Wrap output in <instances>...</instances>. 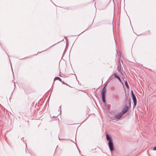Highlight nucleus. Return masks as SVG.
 Wrapping results in <instances>:
<instances>
[{
    "label": "nucleus",
    "instance_id": "11",
    "mask_svg": "<svg viewBox=\"0 0 156 156\" xmlns=\"http://www.w3.org/2000/svg\"><path fill=\"white\" fill-rule=\"evenodd\" d=\"M153 150L156 151V146L154 147L153 148Z\"/></svg>",
    "mask_w": 156,
    "mask_h": 156
},
{
    "label": "nucleus",
    "instance_id": "2",
    "mask_svg": "<svg viewBox=\"0 0 156 156\" xmlns=\"http://www.w3.org/2000/svg\"><path fill=\"white\" fill-rule=\"evenodd\" d=\"M105 86L103 88L101 92V94L102 101L104 103H105L106 101L105 100V94L106 93V90L105 89Z\"/></svg>",
    "mask_w": 156,
    "mask_h": 156
},
{
    "label": "nucleus",
    "instance_id": "10",
    "mask_svg": "<svg viewBox=\"0 0 156 156\" xmlns=\"http://www.w3.org/2000/svg\"><path fill=\"white\" fill-rule=\"evenodd\" d=\"M128 102H129V106H130V105H131V102H130V101H128Z\"/></svg>",
    "mask_w": 156,
    "mask_h": 156
},
{
    "label": "nucleus",
    "instance_id": "1",
    "mask_svg": "<svg viewBox=\"0 0 156 156\" xmlns=\"http://www.w3.org/2000/svg\"><path fill=\"white\" fill-rule=\"evenodd\" d=\"M106 139L109 141L108 144L110 150L112 152L114 150L112 138L110 135L107 134H106Z\"/></svg>",
    "mask_w": 156,
    "mask_h": 156
},
{
    "label": "nucleus",
    "instance_id": "8",
    "mask_svg": "<svg viewBox=\"0 0 156 156\" xmlns=\"http://www.w3.org/2000/svg\"><path fill=\"white\" fill-rule=\"evenodd\" d=\"M59 80L61 82H62V79L59 77H55V78L54 79V80Z\"/></svg>",
    "mask_w": 156,
    "mask_h": 156
},
{
    "label": "nucleus",
    "instance_id": "9",
    "mask_svg": "<svg viewBox=\"0 0 156 156\" xmlns=\"http://www.w3.org/2000/svg\"><path fill=\"white\" fill-rule=\"evenodd\" d=\"M125 84L127 88H129V87L126 81L125 82Z\"/></svg>",
    "mask_w": 156,
    "mask_h": 156
},
{
    "label": "nucleus",
    "instance_id": "4",
    "mask_svg": "<svg viewBox=\"0 0 156 156\" xmlns=\"http://www.w3.org/2000/svg\"><path fill=\"white\" fill-rule=\"evenodd\" d=\"M129 109V108L128 106L127 105L125 106L123 108V110H122L121 113L122 114H124L125 113H126Z\"/></svg>",
    "mask_w": 156,
    "mask_h": 156
},
{
    "label": "nucleus",
    "instance_id": "3",
    "mask_svg": "<svg viewBox=\"0 0 156 156\" xmlns=\"http://www.w3.org/2000/svg\"><path fill=\"white\" fill-rule=\"evenodd\" d=\"M133 101L134 104V106H136V105L137 101L136 97L134 94L133 93V91H131Z\"/></svg>",
    "mask_w": 156,
    "mask_h": 156
},
{
    "label": "nucleus",
    "instance_id": "14",
    "mask_svg": "<svg viewBox=\"0 0 156 156\" xmlns=\"http://www.w3.org/2000/svg\"><path fill=\"white\" fill-rule=\"evenodd\" d=\"M59 108H60V109H61V106H60V107H59Z\"/></svg>",
    "mask_w": 156,
    "mask_h": 156
},
{
    "label": "nucleus",
    "instance_id": "6",
    "mask_svg": "<svg viewBox=\"0 0 156 156\" xmlns=\"http://www.w3.org/2000/svg\"><path fill=\"white\" fill-rule=\"evenodd\" d=\"M117 70L120 73H122V69H121V66L120 64H119L117 66Z\"/></svg>",
    "mask_w": 156,
    "mask_h": 156
},
{
    "label": "nucleus",
    "instance_id": "5",
    "mask_svg": "<svg viewBox=\"0 0 156 156\" xmlns=\"http://www.w3.org/2000/svg\"><path fill=\"white\" fill-rule=\"evenodd\" d=\"M123 114H122V113H120L119 114H117L115 116V117L116 119H119L121 118L122 116V115H123Z\"/></svg>",
    "mask_w": 156,
    "mask_h": 156
},
{
    "label": "nucleus",
    "instance_id": "12",
    "mask_svg": "<svg viewBox=\"0 0 156 156\" xmlns=\"http://www.w3.org/2000/svg\"><path fill=\"white\" fill-rule=\"evenodd\" d=\"M21 140H23V137H22V138L21 139Z\"/></svg>",
    "mask_w": 156,
    "mask_h": 156
},
{
    "label": "nucleus",
    "instance_id": "13",
    "mask_svg": "<svg viewBox=\"0 0 156 156\" xmlns=\"http://www.w3.org/2000/svg\"><path fill=\"white\" fill-rule=\"evenodd\" d=\"M62 83H63V84H65V82H62Z\"/></svg>",
    "mask_w": 156,
    "mask_h": 156
},
{
    "label": "nucleus",
    "instance_id": "7",
    "mask_svg": "<svg viewBox=\"0 0 156 156\" xmlns=\"http://www.w3.org/2000/svg\"><path fill=\"white\" fill-rule=\"evenodd\" d=\"M114 76L115 77V78H116L117 79H118V80L120 81H121V79L120 78V77L118 76H117L116 73H115L114 74Z\"/></svg>",
    "mask_w": 156,
    "mask_h": 156
}]
</instances>
